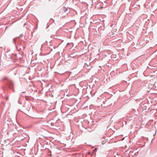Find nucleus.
<instances>
[{
	"instance_id": "3",
	"label": "nucleus",
	"mask_w": 157,
	"mask_h": 157,
	"mask_svg": "<svg viewBox=\"0 0 157 157\" xmlns=\"http://www.w3.org/2000/svg\"><path fill=\"white\" fill-rule=\"evenodd\" d=\"M86 65H87V67H86L87 69H90V67H89L88 66V65L86 64V65H85V67H86Z\"/></svg>"
},
{
	"instance_id": "2",
	"label": "nucleus",
	"mask_w": 157,
	"mask_h": 157,
	"mask_svg": "<svg viewBox=\"0 0 157 157\" xmlns=\"http://www.w3.org/2000/svg\"><path fill=\"white\" fill-rule=\"evenodd\" d=\"M63 10L64 12L65 13H66L67 11V8H66L65 6H64L63 7Z\"/></svg>"
},
{
	"instance_id": "4",
	"label": "nucleus",
	"mask_w": 157,
	"mask_h": 157,
	"mask_svg": "<svg viewBox=\"0 0 157 157\" xmlns=\"http://www.w3.org/2000/svg\"><path fill=\"white\" fill-rule=\"evenodd\" d=\"M94 151H97V149L96 148H95Z\"/></svg>"
},
{
	"instance_id": "1",
	"label": "nucleus",
	"mask_w": 157,
	"mask_h": 157,
	"mask_svg": "<svg viewBox=\"0 0 157 157\" xmlns=\"http://www.w3.org/2000/svg\"><path fill=\"white\" fill-rule=\"evenodd\" d=\"M7 85L11 89H13L14 87V83L11 80H9L7 83Z\"/></svg>"
},
{
	"instance_id": "6",
	"label": "nucleus",
	"mask_w": 157,
	"mask_h": 157,
	"mask_svg": "<svg viewBox=\"0 0 157 157\" xmlns=\"http://www.w3.org/2000/svg\"><path fill=\"white\" fill-rule=\"evenodd\" d=\"M89 155H90V152H89Z\"/></svg>"
},
{
	"instance_id": "7",
	"label": "nucleus",
	"mask_w": 157,
	"mask_h": 157,
	"mask_svg": "<svg viewBox=\"0 0 157 157\" xmlns=\"http://www.w3.org/2000/svg\"><path fill=\"white\" fill-rule=\"evenodd\" d=\"M14 39H13V41H14Z\"/></svg>"
},
{
	"instance_id": "5",
	"label": "nucleus",
	"mask_w": 157,
	"mask_h": 157,
	"mask_svg": "<svg viewBox=\"0 0 157 157\" xmlns=\"http://www.w3.org/2000/svg\"><path fill=\"white\" fill-rule=\"evenodd\" d=\"M69 43H68L67 44V45H69Z\"/></svg>"
}]
</instances>
